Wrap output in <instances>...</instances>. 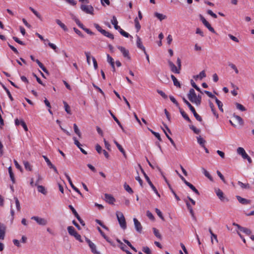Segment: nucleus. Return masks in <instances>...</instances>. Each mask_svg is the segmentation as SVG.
<instances>
[{"instance_id":"obj_9","label":"nucleus","mask_w":254,"mask_h":254,"mask_svg":"<svg viewBox=\"0 0 254 254\" xmlns=\"http://www.w3.org/2000/svg\"><path fill=\"white\" fill-rule=\"evenodd\" d=\"M168 64L170 66L171 71L175 73L179 74L180 73V69L177 67L175 64L170 60L168 61Z\"/></svg>"},{"instance_id":"obj_56","label":"nucleus","mask_w":254,"mask_h":254,"mask_svg":"<svg viewBox=\"0 0 254 254\" xmlns=\"http://www.w3.org/2000/svg\"><path fill=\"white\" fill-rule=\"evenodd\" d=\"M209 232L210 233V234H211V243H213V239H212V238H214L215 239V240H216V241L217 242H218V240H217V236L216 235L214 234L212 230L211 229V228H209Z\"/></svg>"},{"instance_id":"obj_44","label":"nucleus","mask_w":254,"mask_h":254,"mask_svg":"<svg viewBox=\"0 0 254 254\" xmlns=\"http://www.w3.org/2000/svg\"><path fill=\"white\" fill-rule=\"evenodd\" d=\"M134 23L135 27L136 29L137 32H138L141 28V26L139 24L138 18L137 17H136L134 19Z\"/></svg>"},{"instance_id":"obj_63","label":"nucleus","mask_w":254,"mask_h":254,"mask_svg":"<svg viewBox=\"0 0 254 254\" xmlns=\"http://www.w3.org/2000/svg\"><path fill=\"white\" fill-rule=\"evenodd\" d=\"M217 174L218 176L220 177L221 180L224 183L226 184L227 182L224 178V177L222 174V173L219 171H217Z\"/></svg>"},{"instance_id":"obj_3","label":"nucleus","mask_w":254,"mask_h":254,"mask_svg":"<svg viewBox=\"0 0 254 254\" xmlns=\"http://www.w3.org/2000/svg\"><path fill=\"white\" fill-rule=\"evenodd\" d=\"M67 230L68 234L71 236H73L75 239L79 241L80 242H83V240L81 239V237L80 234H79L75 230L73 227L72 226H68L67 228Z\"/></svg>"},{"instance_id":"obj_8","label":"nucleus","mask_w":254,"mask_h":254,"mask_svg":"<svg viewBox=\"0 0 254 254\" xmlns=\"http://www.w3.org/2000/svg\"><path fill=\"white\" fill-rule=\"evenodd\" d=\"M117 48L121 52L125 58H127L128 60H130V57L128 50H127L125 48L120 46H117Z\"/></svg>"},{"instance_id":"obj_37","label":"nucleus","mask_w":254,"mask_h":254,"mask_svg":"<svg viewBox=\"0 0 254 254\" xmlns=\"http://www.w3.org/2000/svg\"><path fill=\"white\" fill-rule=\"evenodd\" d=\"M212 33H215V31L214 29V28L211 26L210 23L208 21H206L204 24H203Z\"/></svg>"},{"instance_id":"obj_13","label":"nucleus","mask_w":254,"mask_h":254,"mask_svg":"<svg viewBox=\"0 0 254 254\" xmlns=\"http://www.w3.org/2000/svg\"><path fill=\"white\" fill-rule=\"evenodd\" d=\"M133 222L135 230L137 232L141 233L142 231V227L141 224L135 218H133Z\"/></svg>"},{"instance_id":"obj_58","label":"nucleus","mask_w":254,"mask_h":254,"mask_svg":"<svg viewBox=\"0 0 254 254\" xmlns=\"http://www.w3.org/2000/svg\"><path fill=\"white\" fill-rule=\"evenodd\" d=\"M142 251L146 254H152L150 249L147 246L142 248Z\"/></svg>"},{"instance_id":"obj_29","label":"nucleus","mask_w":254,"mask_h":254,"mask_svg":"<svg viewBox=\"0 0 254 254\" xmlns=\"http://www.w3.org/2000/svg\"><path fill=\"white\" fill-rule=\"evenodd\" d=\"M201 103V96L200 95H196L195 99L193 100V103L196 104V106H199Z\"/></svg>"},{"instance_id":"obj_7","label":"nucleus","mask_w":254,"mask_h":254,"mask_svg":"<svg viewBox=\"0 0 254 254\" xmlns=\"http://www.w3.org/2000/svg\"><path fill=\"white\" fill-rule=\"evenodd\" d=\"M31 219L36 221V222L40 225L45 226L47 224V220L43 218L39 217L38 216H33L31 217Z\"/></svg>"},{"instance_id":"obj_60","label":"nucleus","mask_w":254,"mask_h":254,"mask_svg":"<svg viewBox=\"0 0 254 254\" xmlns=\"http://www.w3.org/2000/svg\"><path fill=\"white\" fill-rule=\"evenodd\" d=\"M204 92L211 98L214 99L215 100L216 99V98H217V97L215 96H214L213 94H212L211 92L205 90Z\"/></svg>"},{"instance_id":"obj_22","label":"nucleus","mask_w":254,"mask_h":254,"mask_svg":"<svg viewBox=\"0 0 254 254\" xmlns=\"http://www.w3.org/2000/svg\"><path fill=\"white\" fill-rule=\"evenodd\" d=\"M111 23L114 25V28L116 30H119L121 27L118 25V22L115 16H113V18L111 20Z\"/></svg>"},{"instance_id":"obj_33","label":"nucleus","mask_w":254,"mask_h":254,"mask_svg":"<svg viewBox=\"0 0 254 254\" xmlns=\"http://www.w3.org/2000/svg\"><path fill=\"white\" fill-rule=\"evenodd\" d=\"M73 129L74 132L78 136L79 138L81 137V133L80 131L77 126L76 124H73Z\"/></svg>"},{"instance_id":"obj_27","label":"nucleus","mask_w":254,"mask_h":254,"mask_svg":"<svg viewBox=\"0 0 254 254\" xmlns=\"http://www.w3.org/2000/svg\"><path fill=\"white\" fill-rule=\"evenodd\" d=\"M56 22L58 25H59L64 31H67L68 29L64 24L62 23L61 21L59 19H56Z\"/></svg>"},{"instance_id":"obj_47","label":"nucleus","mask_w":254,"mask_h":254,"mask_svg":"<svg viewBox=\"0 0 254 254\" xmlns=\"http://www.w3.org/2000/svg\"><path fill=\"white\" fill-rule=\"evenodd\" d=\"M2 87L3 88V89H4V90L6 91L9 98L10 99V100L12 101H13V98L12 97L10 91H9V90L4 86V85H2Z\"/></svg>"},{"instance_id":"obj_15","label":"nucleus","mask_w":254,"mask_h":254,"mask_svg":"<svg viewBox=\"0 0 254 254\" xmlns=\"http://www.w3.org/2000/svg\"><path fill=\"white\" fill-rule=\"evenodd\" d=\"M236 198L238 201L243 205H247L248 204H250L251 202V200L250 199H247L244 198L242 197L239 195H237Z\"/></svg>"},{"instance_id":"obj_54","label":"nucleus","mask_w":254,"mask_h":254,"mask_svg":"<svg viewBox=\"0 0 254 254\" xmlns=\"http://www.w3.org/2000/svg\"><path fill=\"white\" fill-rule=\"evenodd\" d=\"M155 212L156 213H157V214L158 215V216L163 221L165 220V219H164V217H163V215H162V213L161 212V211L158 209V208H156L155 209Z\"/></svg>"},{"instance_id":"obj_23","label":"nucleus","mask_w":254,"mask_h":254,"mask_svg":"<svg viewBox=\"0 0 254 254\" xmlns=\"http://www.w3.org/2000/svg\"><path fill=\"white\" fill-rule=\"evenodd\" d=\"M36 63L38 64L39 66L48 75H49V72L46 68L44 66L43 64L40 62L38 59L35 60Z\"/></svg>"},{"instance_id":"obj_21","label":"nucleus","mask_w":254,"mask_h":254,"mask_svg":"<svg viewBox=\"0 0 254 254\" xmlns=\"http://www.w3.org/2000/svg\"><path fill=\"white\" fill-rule=\"evenodd\" d=\"M209 105L213 114L216 117V118H218L219 117L218 114L216 112L214 105L210 101H209Z\"/></svg>"},{"instance_id":"obj_26","label":"nucleus","mask_w":254,"mask_h":254,"mask_svg":"<svg viewBox=\"0 0 254 254\" xmlns=\"http://www.w3.org/2000/svg\"><path fill=\"white\" fill-rule=\"evenodd\" d=\"M8 170V173L9 174L10 179H11V181L12 182V183L14 184L15 183V179L14 178V174L12 172L11 167H10V166L9 167Z\"/></svg>"},{"instance_id":"obj_48","label":"nucleus","mask_w":254,"mask_h":254,"mask_svg":"<svg viewBox=\"0 0 254 254\" xmlns=\"http://www.w3.org/2000/svg\"><path fill=\"white\" fill-rule=\"evenodd\" d=\"M14 199H15V201L16 207L17 210L18 211H20V209H21L20 202L17 197H14Z\"/></svg>"},{"instance_id":"obj_45","label":"nucleus","mask_w":254,"mask_h":254,"mask_svg":"<svg viewBox=\"0 0 254 254\" xmlns=\"http://www.w3.org/2000/svg\"><path fill=\"white\" fill-rule=\"evenodd\" d=\"M119 31L122 35H123V36H124L126 38H128L129 37L132 38L131 36H130L128 33L126 32V31L123 30L122 28H120L119 30Z\"/></svg>"},{"instance_id":"obj_20","label":"nucleus","mask_w":254,"mask_h":254,"mask_svg":"<svg viewBox=\"0 0 254 254\" xmlns=\"http://www.w3.org/2000/svg\"><path fill=\"white\" fill-rule=\"evenodd\" d=\"M179 109V111L181 113V114L182 115V116H183V117L187 121H188L189 123H191V120L190 119V118L189 117V116H188V115L185 113V112L184 111H183L182 110V109L181 108V107H180L179 108H178Z\"/></svg>"},{"instance_id":"obj_50","label":"nucleus","mask_w":254,"mask_h":254,"mask_svg":"<svg viewBox=\"0 0 254 254\" xmlns=\"http://www.w3.org/2000/svg\"><path fill=\"white\" fill-rule=\"evenodd\" d=\"M190 128L193 130V131L195 134H199L200 132V130L199 129L197 128L196 127H195L193 125H190Z\"/></svg>"},{"instance_id":"obj_53","label":"nucleus","mask_w":254,"mask_h":254,"mask_svg":"<svg viewBox=\"0 0 254 254\" xmlns=\"http://www.w3.org/2000/svg\"><path fill=\"white\" fill-rule=\"evenodd\" d=\"M170 100L178 107H180L179 104L177 102V101L176 100V99L172 95H170L169 96Z\"/></svg>"},{"instance_id":"obj_18","label":"nucleus","mask_w":254,"mask_h":254,"mask_svg":"<svg viewBox=\"0 0 254 254\" xmlns=\"http://www.w3.org/2000/svg\"><path fill=\"white\" fill-rule=\"evenodd\" d=\"M136 46L137 48L142 50L143 52H145V48L142 44L141 38L138 35H136Z\"/></svg>"},{"instance_id":"obj_43","label":"nucleus","mask_w":254,"mask_h":254,"mask_svg":"<svg viewBox=\"0 0 254 254\" xmlns=\"http://www.w3.org/2000/svg\"><path fill=\"white\" fill-rule=\"evenodd\" d=\"M235 105L236 106L237 109L240 110L241 111L243 112L246 111V108L242 104L236 102L235 103Z\"/></svg>"},{"instance_id":"obj_52","label":"nucleus","mask_w":254,"mask_h":254,"mask_svg":"<svg viewBox=\"0 0 254 254\" xmlns=\"http://www.w3.org/2000/svg\"><path fill=\"white\" fill-rule=\"evenodd\" d=\"M228 65L231 67V68H232L234 70L235 73L236 74H238L239 73V70L238 69H237L236 66L233 63H228Z\"/></svg>"},{"instance_id":"obj_51","label":"nucleus","mask_w":254,"mask_h":254,"mask_svg":"<svg viewBox=\"0 0 254 254\" xmlns=\"http://www.w3.org/2000/svg\"><path fill=\"white\" fill-rule=\"evenodd\" d=\"M69 208L72 211L73 214L74 215V216L76 218L78 216H79L78 214V213L76 212V210L74 208V207L71 205H69L68 206Z\"/></svg>"},{"instance_id":"obj_30","label":"nucleus","mask_w":254,"mask_h":254,"mask_svg":"<svg viewBox=\"0 0 254 254\" xmlns=\"http://www.w3.org/2000/svg\"><path fill=\"white\" fill-rule=\"evenodd\" d=\"M154 16L159 19L160 21H162L167 18V16L165 15L159 13L157 12L154 13Z\"/></svg>"},{"instance_id":"obj_6","label":"nucleus","mask_w":254,"mask_h":254,"mask_svg":"<svg viewBox=\"0 0 254 254\" xmlns=\"http://www.w3.org/2000/svg\"><path fill=\"white\" fill-rule=\"evenodd\" d=\"M81 9L87 14H94V8L91 5L81 4L80 6Z\"/></svg>"},{"instance_id":"obj_2","label":"nucleus","mask_w":254,"mask_h":254,"mask_svg":"<svg viewBox=\"0 0 254 254\" xmlns=\"http://www.w3.org/2000/svg\"><path fill=\"white\" fill-rule=\"evenodd\" d=\"M138 166L141 170V172L143 174L145 180H146V181L147 182V183H148V184L149 185L150 187L152 188V190L154 191V192L156 194V195L160 197V195L159 193V192H158V190H157L156 188L154 186V185L152 184V183L150 181L149 178L148 177V176L147 175V174L145 173L144 170L142 168L140 164H138Z\"/></svg>"},{"instance_id":"obj_61","label":"nucleus","mask_w":254,"mask_h":254,"mask_svg":"<svg viewBox=\"0 0 254 254\" xmlns=\"http://www.w3.org/2000/svg\"><path fill=\"white\" fill-rule=\"evenodd\" d=\"M85 55L86 57V60H87V64L90 65V52H85Z\"/></svg>"},{"instance_id":"obj_49","label":"nucleus","mask_w":254,"mask_h":254,"mask_svg":"<svg viewBox=\"0 0 254 254\" xmlns=\"http://www.w3.org/2000/svg\"><path fill=\"white\" fill-rule=\"evenodd\" d=\"M25 168L28 171H32V167L31 166L29 163L27 161H24L23 162Z\"/></svg>"},{"instance_id":"obj_4","label":"nucleus","mask_w":254,"mask_h":254,"mask_svg":"<svg viewBox=\"0 0 254 254\" xmlns=\"http://www.w3.org/2000/svg\"><path fill=\"white\" fill-rule=\"evenodd\" d=\"M94 26L95 27V28L101 34H102L104 36L108 37L112 40L114 39V36L113 34L110 33L109 32L106 31L105 30L102 29V28L98 24L94 23Z\"/></svg>"},{"instance_id":"obj_17","label":"nucleus","mask_w":254,"mask_h":254,"mask_svg":"<svg viewBox=\"0 0 254 254\" xmlns=\"http://www.w3.org/2000/svg\"><path fill=\"white\" fill-rule=\"evenodd\" d=\"M216 193L217 195L219 197V198L221 201H224L225 200H226V201H228V199L227 198H226L224 196V193H223V191L221 190H220V189H218L217 190H216Z\"/></svg>"},{"instance_id":"obj_31","label":"nucleus","mask_w":254,"mask_h":254,"mask_svg":"<svg viewBox=\"0 0 254 254\" xmlns=\"http://www.w3.org/2000/svg\"><path fill=\"white\" fill-rule=\"evenodd\" d=\"M89 247L91 249V252L94 254H100V252H97L96 251V247L95 245L92 243L91 244L89 245Z\"/></svg>"},{"instance_id":"obj_11","label":"nucleus","mask_w":254,"mask_h":254,"mask_svg":"<svg viewBox=\"0 0 254 254\" xmlns=\"http://www.w3.org/2000/svg\"><path fill=\"white\" fill-rule=\"evenodd\" d=\"M105 201L110 204H114L116 201L115 198L113 196L110 194L105 193Z\"/></svg>"},{"instance_id":"obj_16","label":"nucleus","mask_w":254,"mask_h":254,"mask_svg":"<svg viewBox=\"0 0 254 254\" xmlns=\"http://www.w3.org/2000/svg\"><path fill=\"white\" fill-rule=\"evenodd\" d=\"M238 154L241 155L243 159L248 157V155L246 153L245 149L243 147H239L237 149Z\"/></svg>"},{"instance_id":"obj_14","label":"nucleus","mask_w":254,"mask_h":254,"mask_svg":"<svg viewBox=\"0 0 254 254\" xmlns=\"http://www.w3.org/2000/svg\"><path fill=\"white\" fill-rule=\"evenodd\" d=\"M6 231V226L2 223H0V239L3 240Z\"/></svg>"},{"instance_id":"obj_24","label":"nucleus","mask_w":254,"mask_h":254,"mask_svg":"<svg viewBox=\"0 0 254 254\" xmlns=\"http://www.w3.org/2000/svg\"><path fill=\"white\" fill-rule=\"evenodd\" d=\"M206 77V74L204 70L201 71L199 74L194 75L193 78L195 80H197V79L199 78L200 80L202 79L203 78Z\"/></svg>"},{"instance_id":"obj_28","label":"nucleus","mask_w":254,"mask_h":254,"mask_svg":"<svg viewBox=\"0 0 254 254\" xmlns=\"http://www.w3.org/2000/svg\"><path fill=\"white\" fill-rule=\"evenodd\" d=\"M36 186L37 187L38 191L39 192H41L45 195H46L47 194V191L45 188L44 186H41V185H38Z\"/></svg>"},{"instance_id":"obj_19","label":"nucleus","mask_w":254,"mask_h":254,"mask_svg":"<svg viewBox=\"0 0 254 254\" xmlns=\"http://www.w3.org/2000/svg\"><path fill=\"white\" fill-rule=\"evenodd\" d=\"M107 62L111 64L113 71L115 72L116 71V68L114 59L109 54H107Z\"/></svg>"},{"instance_id":"obj_59","label":"nucleus","mask_w":254,"mask_h":254,"mask_svg":"<svg viewBox=\"0 0 254 254\" xmlns=\"http://www.w3.org/2000/svg\"><path fill=\"white\" fill-rule=\"evenodd\" d=\"M44 160H45V161L46 162L48 166L51 168V167H52V166L53 165V164L51 163V162L50 161V160L48 159V158L46 156H43Z\"/></svg>"},{"instance_id":"obj_57","label":"nucleus","mask_w":254,"mask_h":254,"mask_svg":"<svg viewBox=\"0 0 254 254\" xmlns=\"http://www.w3.org/2000/svg\"><path fill=\"white\" fill-rule=\"evenodd\" d=\"M29 9L39 19H41V15L36 10L32 7H30Z\"/></svg>"},{"instance_id":"obj_10","label":"nucleus","mask_w":254,"mask_h":254,"mask_svg":"<svg viewBox=\"0 0 254 254\" xmlns=\"http://www.w3.org/2000/svg\"><path fill=\"white\" fill-rule=\"evenodd\" d=\"M64 175L66 178L67 180H68V182L72 189L76 192H77L78 194L82 196L81 192H80L78 189H77L76 187L74 186L69 175L66 173H64Z\"/></svg>"},{"instance_id":"obj_64","label":"nucleus","mask_w":254,"mask_h":254,"mask_svg":"<svg viewBox=\"0 0 254 254\" xmlns=\"http://www.w3.org/2000/svg\"><path fill=\"white\" fill-rule=\"evenodd\" d=\"M146 215L150 220H154L155 218H154L153 215L152 214V213L150 211H149V210L147 211Z\"/></svg>"},{"instance_id":"obj_38","label":"nucleus","mask_w":254,"mask_h":254,"mask_svg":"<svg viewBox=\"0 0 254 254\" xmlns=\"http://www.w3.org/2000/svg\"><path fill=\"white\" fill-rule=\"evenodd\" d=\"M233 116L238 121V122L240 125H241V126L244 125V123L243 120L240 116L236 115L235 114H234Z\"/></svg>"},{"instance_id":"obj_36","label":"nucleus","mask_w":254,"mask_h":254,"mask_svg":"<svg viewBox=\"0 0 254 254\" xmlns=\"http://www.w3.org/2000/svg\"><path fill=\"white\" fill-rule=\"evenodd\" d=\"M212 33H215V31L214 29V28L211 26L210 23L208 21H206L204 24H203Z\"/></svg>"},{"instance_id":"obj_55","label":"nucleus","mask_w":254,"mask_h":254,"mask_svg":"<svg viewBox=\"0 0 254 254\" xmlns=\"http://www.w3.org/2000/svg\"><path fill=\"white\" fill-rule=\"evenodd\" d=\"M153 233H154V235L156 237H157L158 238L161 239V235L159 233V232L158 230H157L155 228H153Z\"/></svg>"},{"instance_id":"obj_42","label":"nucleus","mask_w":254,"mask_h":254,"mask_svg":"<svg viewBox=\"0 0 254 254\" xmlns=\"http://www.w3.org/2000/svg\"><path fill=\"white\" fill-rule=\"evenodd\" d=\"M202 170H203V173L204 175H205V176L208 179H209L210 180V181H213V178L210 175L209 172L203 168H202Z\"/></svg>"},{"instance_id":"obj_39","label":"nucleus","mask_w":254,"mask_h":254,"mask_svg":"<svg viewBox=\"0 0 254 254\" xmlns=\"http://www.w3.org/2000/svg\"><path fill=\"white\" fill-rule=\"evenodd\" d=\"M63 103L64 104V109H65V112L68 114H70L71 115V111H70V106L68 105V104L64 101H63Z\"/></svg>"},{"instance_id":"obj_40","label":"nucleus","mask_w":254,"mask_h":254,"mask_svg":"<svg viewBox=\"0 0 254 254\" xmlns=\"http://www.w3.org/2000/svg\"><path fill=\"white\" fill-rule=\"evenodd\" d=\"M215 100L216 103L217 104V105L218 106V107L219 110L221 112H223L224 111H223V109L222 108L223 103L220 100H219L217 98H216V99Z\"/></svg>"},{"instance_id":"obj_32","label":"nucleus","mask_w":254,"mask_h":254,"mask_svg":"<svg viewBox=\"0 0 254 254\" xmlns=\"http://www.w3.org/2000/svg\"><path fill=\"white\" fill-rule=\"evenodd\" d=\"M171 78H172L174 83V85L175 86L179 87H181V84L180 82L178 81L177 79L175 77V76L174 75L172 74L171 75Z\"/></svg>"},{"instance_id":"obj_41","label":"nucleus","mask_w":254,"mask_h":254,"mask_svg":"<svg viewBox=\"0 0 254 254\" xmlns=\"http://www.w3.org/2000/svg\"><path fill=\"white\" fill-rule=\"evenodd\" d=\"M241 232H243V233H245L247 235H250L252 233V231L250 229H248L246 227L241 228V230H240Z\"/></svg>"},{"instance_id":"obj_25","label":"nucleus","mask_w":254,"mask_h":254,"mask_svg":"<svg viewBox=\"0 0 254 254\" xmlns=\"http://www.w3.org/2000/svg\"><path fill=\"white\" fill-rule=\"evenodd\" d=\"M238 184L241 187L242 189L251 190L252 189L251 186L248 183L244 184L241 181H238Z\"/></svg>"},{"instance_id":"obj_46","label":"nucleus","mask_w":254,"mask_h":254,"mask_svg":"<svg viewBox=\"0 0 254 254\" xmlns=\"http://www.w3.org/2000/svg\"><path fill=\"white\" fill-rule=\"evenodd\" d=\"M124 187L125 190L128 193L131 194L133 192L132 189L126 183H125Z\"/></svg>"},{"instance_id":"obj_34","label":"nucleus","mask_w":254,"mask_h":254,"mask_svg":"<svg viewBox=\"0 0 254 254\" xmlns=\"http://www.w3.org/2000/svg\"><path fill=\"white\" fill-rule=\"evenodd\" d=\"M197 142L199 144V145L201 147H204L205 145V143L206 142V141L203 139L201 136H199L197 137Z\"/></svg>"},{"instance_id":"obj_35","label":"nucleus","mask_w":254,"mask_h":254,"mask_svg":"<svg viewBox=\"0 0 254 254\" xmlns=\"http://www.w3.org/2000/svg\"><path fill=\"white\" fill-rule=\"evenodd\" d=\"M212 33H215V31L214 29V28L211 26L210 23L208 21H206L204 24H203Z\"/></svg>"},{"instance_id":"obj_62","label":"nucleus","mask_w":254,"mask_h":254,"mask_svg":"<svg viewBox=\"0 0 254 254\" xmlns=\"http://www.w3.org/2000/svg\"><path fill=\"white\" fill-rule=\"evenodd\" d=\"M12 39L15 42L21 45H25V44L22 41L20 40L17 37L13 36Z\"/></svg>"},{"instance_id":"obj_5","label":"nucleus","mask_w":254,"mask_h":254,"mask_svg":"<svg viewBox=\"0 0 254 254\" xmlns=\"http://www.w3.org/2000/svg\"><path fill=\"white\" fill-rule=\"evenodd\" d=\"M116 215L120 226L124 229H126L127 228V225L123 214L122 212L117 211L116 212Z\"/></svg>"},{"instance_id":"obj_12","label":"nucleus","mask_w":254,"mask_h":254,"mask_svg":"<svg viewBox=\"0 0 254 254\" xmlns=\"http://www.w3.org/2000/svg\"><path fill=\"white\" fill-rule=\"evenodd\" d=\"M188 97L189 100L193 103L194 99L195 100L196 97V94L193 88H190L189 93L188 94Z\"/></svg>"},{"instance_id":"obj_1","label":"nucleus","mask_w":254,"mask_h":254,"mask_svg":"<svg viewBox=\"0 0 254 254\" xmlns=\"http://www.w3.org/2000/svg\"><path fill=\"white\" fill-rule=\"evenodd\" d=\"M183 102L188 106L190 110L192 112L194 117L196 120L201 122L202 121V119L195 111L194 108L190 104V103L185 98H182Z\"/></svg>"}]
</instances>
